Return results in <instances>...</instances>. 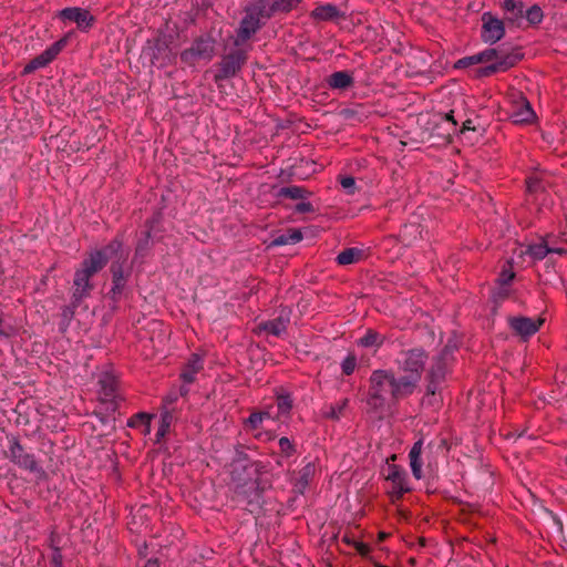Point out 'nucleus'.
I'll use <instances>...</instances> for the list:
<instances>
[{
  "instance_id": "1",
  "label": "nucleus",
  "mask_w": 567,
  "mask_h": 567,
  "mask_svg": "<svg viewBox=\"0 0 567 567\" xmlns=\"http://www.w3.org/2000/svg\"><path fill=\"white\" fill-rule=\"evenodd\" d=\"M412 395L403 381L395 377L391 370H374L370 375V386L368 392V405L378 411L382 410L388 399L399 401Z\"/></svg>"
},
{
  "instance_id": "2",
  "label": "nucleus",
  "mask_w": 567,
  "mask_h": 567,
  "mask_svg": "<svg viewBox=\"0 0 567 567\" xmlns=\"http://www.w3.org/2000/svg\"><path fill=\"white\" fill-rule=\"evenodd\" d=\"M109 262V255L101 249L94 250L82 260L80 267L74 272L72 299L73 303H81V301L90 297L94 285L91 279L99 271H101Z\"/></svg>"
},
{
  "instance_id": "3",
  "label": "nucleus",
  "mask_w": 567,
  "mask_h": 567,
  "mask_svg": "<svg viewBox=\"0 0 567 567\" xmlns=\"http://www.w3.org/2000/svg\"><path fill=\"white\" fill-rule=\"evenodd\" d=\"M101 250L109 255V260L113 259L110 267V271L112 274V289L110 295L114 301H117L122 296L131 276V268L127 267L125 269V264L128 258V250L123 248V241L117 237L111 240Z\"/></svg>"
},
{
  "instance_id": "4",
  "label": "nucleus",
  "mask_w": 567,
  "mask_h": 567,
  "mask_svg": "<svg viewBox=\"0 0 567 567\" xmlns=\"http://www.w3.org/2000/svg\"><path fill=\"white\" fill-rule=\"evenodd\" d=\"M429 360L427 352L421 348L402 350L395 360L398 369L403 373L400 379L413 394L422 379Z\"/></svg>"
},
{
  "instance_id": "5",
  "label": "nucleus",
  "mask_w": 567,
  "mask_h": 567,
  "mask_svg": "<svg viewBox=\"0 0 567 567\" xmlns=\"http://www.w3.org/2000/svg\"><path fill=\"white\" fill-rule=\"evenodd\" d=\"M523 58L519 51L504 52L497 49H487L476 54L478 63L492 62L489 65L481 68L478 74L489 76L497 72H505L516 65Z\"/></svg>"
},
{
  "instance_id": "6",
  "label": "nucleus",
  "mask_w": 567,
  "mask_h": 567,
  "mask_svg": "<svg viewBox=\"0 0 567 567\" xmlns=\"http://www.w3.org/2000/svg\"><path fill=\"white\" fill-rule=\"evenodd\" d=\"M215 54V42L209 37L196 38L190 48L181 53L183 63L193 66L199 61H210Z\"/></svg>"
},
{
  "instance_id": "7",
  "label": "nucleus",
  "mask_w": 567,
  "mask_h": 567,
  "mask_svg": "<svg viewBox=\"0 0 567 567\" xmlns=\"http://www.w3.org/2000/svg\"><path fill=\"white\" fill-rule=\"evenodd\" d=\"M7 456L20 468L40 476L44 475V471L37 462L34 454L27 452L16 437L9 440Z\"/></svg>"
},
{
  "instance_id": "8",
  "label": "nucleus",
  "mask_w": 567,
  "mask_h": 567,
  "mask_svg": "<svg viewBox=\"0 0 567 567\" xmlns=\"http://www.w3.org/2000/svg\"><path fill=\"white\" fill-rule=\"evenodd\" d=\"M261 9V3L259 1L247 8L246 14L243 18L237 31V39L235 41L236 44L244 43L250 39V37L259 30L261 19L270 18L266 17Z\"/></svg>"
},
{
  "instance_id": "9",
  "label": "nucleus",
  "mask_w": 567,
  "mask_h": 567,
  "mask_svg": "<svg viewBox=\"0 0 567 567\" xmlns=\"http://www.w3.org/2000/svg\"><path fill=\"white\" fill-rule=\"evenodd\" d=\"M100 384V400L103 404H106V411L115 412L123 400L118 393V381L111 373H104L99 380Z\"/></svg>"
},
{
  "instance_id": "10",
  "label": "nucleus",
  "mask_w": 567,
  "mask_h": 567,
  "mask_svg": "<svg viewBox=\"0 0 567 567\" xmlns=\"http://www.w3.org/2000/svg\"><path fill=\"white\" fill-rule=\"evenodd\" d=\"M549 254L566 255L567 254V239L561 240L560 246H546L544 238L537 243L532 244L514 251L519 258L528 256L532 261L543 260Z\"/></svg>"
},
{
  "instance_id": "11",
  "label": "nucleus",
  "mask_w": 567,
  "mask_h": 567,
  "mask_svg": "<svg viewBox=\"0 0 567 567\" xmlns=\"http://www.w3.org/2000/svg\"><path fill=\"white\" fill-rule=\"evenodd\" d=\"M509 117L515 124H529L535 118V112L528 100L517 92L511 97Z\"/></svg>"
},
{
  "instance_id": "12",
  "label": "nucleus",
  "mask_w": 567,
  "mask_h": 567,
  "mask_svg": "<svg viewBox=\"0 0 567 567\" xmlns=\"http://www.w3.org/2000/svg\"><path fill=\"white\" fill-rule=\"evenodd\" d=\"M56 17L62 21L74 22L82 32H87L95 23V18L89 10L80 7H69L60 10Z\"/></svg>"
},
{
  "instance_id": "13",
  "label": "nucleus",
  "mask_w": 567,
  "mask_h": 567,
  "mask_svg": "<svg viewBox=\"0 0 567 567\" xmlns=\"http://www.w3.org/2000/svg\"><path fill=\"white\" fill-rule=\"evenodd\" d=\"M385 478L391 483L392 502L401 499L405 493L411 491L406 473L398 465H389Z\"/></svg>"
},
{
  "instance_id": "14",
  "label": "nucleus",
  "mask_w": 567,
  "mask_h": 567,
  "mask_svg": "<svg viewBox=\"0 0 567 567\" xmlns=\"http://www.w3.org/2000/svg\"><path fill=\"white\" fill-rule=\"evenodd\" d=\"M543 323L544 319L542 318L533 319L523 316L508 318L509 328L523 340H528L538 332Z\"/></svg>"
},
{
  "instance_id": "15",
  "label": "nucleus",
  "mask_w": 567,
  "mask_h": 567,
  "mask_svg": "<svg viewBox=\"0 0 567 567\" xmlns=\"http://www.w3.org/2000/svg\"><path fill=\"white\" fill-rule=\"evenodd\" d=\"M247 60L246 52L244 50H236L223 58L220 62V69L216 74V80H224L234 76L245 64Z\"/></svg>"
},
{
  "instance_id": "16",
  "label": "nucleus",
  "mask_w": 567,
  "mask_h": 567,
  "mask_svg": "<svg viewBox=\"0 0 567 567\" xmlns=\"http://www.w3.org/2000/svg\"><path fill=\"white\" fill-rule=\"evenodd\" d=\"M482 20V38L485 42L495 43L504 37L505 29L501 20L493 18L489 13H484Z\"/></svg>"
},
{
  "instance_id": "17",
  "label": "nucleus",
  "mask_w": 567,
  "mask_h": 567,
  "mask_svg": "<svg viewBox=\"0 0 567 567\" xmlns=\"http://www.w3.org/2000/svg\"><path fill=\"white\" fill-rule=\"evenodd\" d=\"M204 369V359L197 353L190 354L187 362L182 368L179 378L185 384H192L196 381V375Z\"/></svg>"
},
{
  "instance_id": "18",
  "label": "nucleus",
  "mask_w": 567,
  "mask_h": 567,
  "mask_svg": "<svg viewBox=\"0 0 567 567\" xmlns=\"http://www.w3.org/2000/svg\"><path fill=\"white\" fill-rule=\"evenodd\" d=\"M446 373V365L442 357L435 359L429 370V384L426 386V393L434 395L439 389V384L444 379Z\"/></svg>"
},
{
  "instance_id": "19",
  "label": "nucleus",
  "mask_w": 567,
  "mask_h": 567,
  "mask_svg": "<svg viewBox=\"0 0 567 567\" xmlns=\"http://www.w3.org/2000/svg\"><path fill=\"white\" fill-rule=\"evenodd\" d=\"M261 11L266 17H272L277 12H289L296 8L301 0H259Z\"/></svg>"
},
{
  "instance_id": "20",
  "label": "nucleus",
  "mask_w": 567,
  "mask_h": 567,
  "mask_svg": "<svg viewBox=\"0 0 567 567\" xmlns=\"http://www.w3.org/2000/svg\"><path fill=\"white\" fill-rule=\"evenodd\" d=\"M316 471V464L313 462H309L297 473L293 487L298 493H305L309 484L312 482Z\"/></svg>"
},
{
  "instance_id": "21",
  "label": "nucleus",
  "mask_w": 567,
  "mask_h": 567,
  "mask_svg": "<svg viewBox=\"0 0 567 567\" xmlns=\"http://www.w3.org/2000/svg\"><path fill=\"white\" fill-rule=\"evenodd\" d=\"M326 83L332 90H346L353 85L354 80L348 71H338L327 76Z\"/></svg>"
},
{
  "instance_id": "22",
  "label": "nucleus",
  "mask_w": 567,
  "mask_h": 567,
  "mask_svg": "<svg viewBox=\"0 0 567 567\" xmlns=\"http://www.w3.org/2000/svg\"><path fill=\"white\" fill-rule=\"evenodd\" d=\"M422 447H423V441L419 440L413 444V446L409 453L411 471H412L413 476L416 480H420L423 476L422 475V460H421Z\"/></svg>"
},
{
  "instance_id": "23",
  "label": "nucleus",
  "mask_w": 567,
  "mask_h": 567,
  "mask_svg": "<svg viewBox=\"0 0 567 567\" xmlns=\"http://www.w3.org/2000/svg\"><path fill=\"white\" fill-rule=\"evenodd\" d=\"M514 278L515 272L513 271L512 261H507L498 277V284L501 285L498 291L499 298L504 299L508 296L509 290L507 286L513 281Z\"/></svg>"
},
{
  "instance_id": "24",
  "label": "nucleus",
  "mask_w": 567,
  "mask_h": 567,
  "mask_svg": "<svg viewBox=\"0 0 567 567\" xmlns=\"http://www.w3.org/2000/svg\"><path fill=\"white\" fill-rule=\"evenodd\" d=\"M385 341V337L373 329H368L365 334L358 340L363 348L379 349Z\"/></svg>"
},
{
  "instance_id": "25",
  "label": "nucleus",
  "mask_w": 567,
  "mask_h": 567,
  "mask_svg": "<svg viewBox=\"0 0 567 567\" xmlns=\"http://www.w3.org/2000/svg\"><path fill=\"white\" fill-rule=\"evenodd\" d=\"M288 323L289 319L278 317L274 320L264 322L260 328L272 336L280 337L284 332H286Z\"/></svg>"
},
{
  "instance_id": "26",
  "label": "nucleus",
  "mask_w": 567,
  "mask_h": 567,
  "mask_svg": "<svg viewBox=\"0 0 567 567\" xmlns=\"http://www.w3.org/2000/svg\"><path fill=\"white\" fill-rule=\"evenodd\" d=\"M311 17L316 20L329 21L339 17V10L333 4H323L317 7L312 12Z\"/></svg>"
},
{
  "instance_id": "27",
  "label": "nucleus",
  "mask_w": 567,
  "mask_h": 567,
  "mask_svg": "<svg viewBox=\"0 0 567 567\" xmlns=\"http://www.w3.org/2000/svg\"><path fill=\"white\" fill-rule=\"evenodd\" d=\"M502 8L508 14L507 19L511 21H516L524 16V4L520 1L504 0Z\"/></svg>"
},
{
  "instance_id": "28",
  "label": "nucleus",
  "mask_w": 567,
  "mask_h": 567,
  "mask_svg": "<svg viewBox=\"0 0 567 567\" xmlns=\"http://www.w3.org/2000/svg\"><path fill=\"white\" fill-rule=\"evenodd\" d=\"M310 195L311 193L301 186L281 187L277 193L278 197H285L290 199H305Z\"/></svg>"
},
{
  "instance_id": "29",
  "label": "nucleus",
  "mask_w": 567,
  "mask_h": 567,
  "mask_svg": "<svg viewBox=\"0 0 567 567\" xmlns=\"http://www.w3.org/2000/svg\"><path fill=\"white\" fill-rule=\"evenodd\" d=\"M53 61L52 59V54L43 51L40 55L35 56L34 59H32L23 69V73L24 74H30L32 72H34L35 70L40 69V68H44L47 66L49 63H51Z\"/></svg>"
},
{
  "instance_id": "30",
  "label": "nucleus",
  "mask_w": 567,
  "mask_h": 567,
  "mask_svg": "<svg viewBox=\"0 0 567 567\" xmlns=\"http://www.w3.org/2000/svg\"><path fill=\"white\" fill-rule=\"evenodd\" d=\"M292 409V399L289 394H279L277 396V405H276V413L281 416H287L290 414V411Z\"/></svg>"
},
{
  "instance_id": "31",
  "label": "nucleus",
  "mask_w": 567,
  "mask_h": 567,
  "mask_svg": "<svg viewBox=\"0 0 567 567\" xmlns=\"http://www.w3.org/2000/svg\"><path fill=\"white\" fill-rule=\"evenodd\" d=\"M151 420H152V416L150 414L141 412V413L133 415L128 420L127 425L130 427L145 426L144 432L150 433Z\"/></svg>"
},
{
  "instance_id": "32",
  "label": "nucleus",
  "mask_w": 567,
  "mask_h": 567,
  "mask_svg": "<svg viewBox=\"0 0 567 567\" xmlns=\"http://www.w3.org/2000/svg\"><path fill=\"white\" fill-rule=\"evenodd\" d=\"M360 255H361V251L359 249L348 248V249H344L343 251H341L337 256V261L339 265H342V266L350 265V264L358 261L360 258Z\"/></svg>"
},
{
  "instance_id": "33",
  "label": "nucleus",
  "mask_w": 567,
  "mask_h": 567,
  "mask_svg": "<svg viewBox=\"0 0 567 567\" xmlns=\"http://www.w3.org/2000/svg\"><path fill=\"white\" fill-rule=\"evenodd\" d=\"M348 403H349V400L343 399L340 402H337L336 404H331L328 408V411L324 412L326 417L331 419V420H339L343 415V412H344L346 408L348 406Z\"/></svg>"
},
{
  "instance_id": "34",
  "label": "nucleus",
  "mask_w": 567,
  "mask_h": 567,
  "mask_svg": "<svg viewBox=\"0 0 567 567\" xmlns=\"http://www.w3.org/2000/svg\"><path fill=\"white\" fill-rule=\"evenodd\" d=\"M151 233L147 230L135 248V258H144L150 249Z\"/></svg>"
},
{
  "instance_id": "35",
  "label": "nucleus",
  "mask_w": 567,
  "mask_h": 567,
  "mask_svg": "<svg viewBox=\"0 0 567 567\" xmlns=\"http://www.w3.org/2000/svg\"><path fill=\"white\" fill-rule=\"evenodd\" d=\"M278 443L282 456L290 457L296 453V446L288 437L282 436Z\"/></svg>"
},
{
  "instance_id": "36",
  "label": "nucleus",
  "mask_w": 567,
  "mask_h": 567,
  "mask_svg": "<svg viewBox=\"0 0 567 567\" xmlns=\"http://www.w3.org/2000/svg\"><path fill=\"white\" fill-rule=\"evenodd\" d=\"M172 421V415L169 412H164L161 416V425L156 432V439L159 441L162 437L166 435L168 432L169 425Z\"/></svg>"
},
{
  "instance_id": "37",
  "label": "nucleus",
  "mask_w": 567,
  "mask_h": 567,
  "mask_svg": "<svg viewBox=\"0 0 567 567\" xmlns=\"http://www.w3.org/2000/svg\"><path fill=\"white\" fill-rule=\"evenodd\" d=\"M262 416L258 411H254L249 417L244 422V425L247 430H258L262 424Z\"/></svg>"
},
{
  "instance_id": "38",
  "label": "nucleus",
  "mask_w": 567,
  "mask_h": 567,
  "mask_svg": "<svg viewBox=\"0 0 567 567\" xmlns=\"http://www.w3.org/2000/svg\"><path fill=\"white\" fill-rule=\"evenodd\" d=\"M543 11L540 9V7L538 6H532L527 11H526V19L528 20V22L530 24H538L542 22L543 20Z\"/></svg>"
},
{
  "instance_id": "39",
  "label": "nucleus",
  "mask_w": 567,
  "mask_h": 567,
  "mask_svg": "<svg viewBox=\"0 0 567 567\" xmlns=\"http://www.w3.org/2000/svg\"><path fill=\"white\" fill-rule=\"evenodd\" d=\"M357 367V358L354 354H349L347 358L342 361L341 368L342 372L346 375H351Z\"/></svg>"
},
{
  "instance_id": "40",
  "label": "nucleus",
  "mask_w": 567,
  "mask_h": 567,
  "mask_svg": "<svg viewBox=\"0 0 567 567\" xmlns=\"http://www.w3.org/2000/svg\"><path fill=\"white\" fill-rule=\"evenodd\" d=\"M261 416H262V421L265 420H280L279 415L276 413L275 411V406L274 405H267L265 406L264 410H260L258 411Z\"/></svg>"
},
{
  "instance_id": "41",
  "label": "nucleus",
  "mask_w": 567,
  "mask_h": 567,
  "mask_svg": "<svg viewBox=\"0 0 567 567\" xmlns=\"http://www.w3.org/2000/svg\"><path fill=\"white\" fill-rule=\"evenodd\" d=\"M478 61H476V54L474 55H470V56H465V58H462L460 60H457L455 62V68L456 69H464V68H467L470 65H474V64H477Z\"/></svg>"
},
{
  "instance_id": "42",
  "label": "nucleus",
  "mask_w": 567,
  "mask_h": 567,
  "mask_svg": "<svg viewBox=\"0 0 567 567\" xmlns=\"http://www.w3.org/2000/svg\"><path fill=\"white\" fill-rule=\"evenodd\" d=\"M341 186L343 189H346L349 194L354 193V186H355V179L351 176L342 177L340 181Z\"/></svg>"
},
{
  "instance_id": "43",
  "label": "nucleus",
  "mask_w": 567,
  "mask_h": 567,
  "mask_svg": "<svg viewBox=\"0 0 567 567\" xmlns=\"http://www.w3.org/2000/svg\"><path fill=\"white\" fill-rule=\"evenodd\" d=\"M65 43H66V40L61 39V40L56 41L55 43H53L50 48H48L47 52L51 53L52 59L54 60L56 58V55L60 53V51L62 50V48L65 45Z\"/></svg>"
},
{
  "instance_id": "44",
  "label": "nucleus",
  "mask_w": 567,
  "mask_h": 567,
  "mask_svg": "<svg viewBox=\"0 0 567 567\" xmlns=\"http://www.w3.org/2000/svg\"><path fill=\"white\" fill-rule=\"evenodd\" d=\"M79 305L80 303H73V301H72L70 306L63 307L62 308V313H61L63 319L66 320V321H70L73 318L75 308Z\"/></svg>"
},
{
  "instance_id": "45",
  "label": "nucleus",
  "mask_w": 567,
  "mask_h": 567,
  "mask_svg": "<svg viewBox=\"0 0 567 567\" xmlns=\"http://www.w3.org/2000/svg\"><path fill=\"white\" fill-rule=\"evenodd\" d=\"M563 239H567L565 237V234H563L561 236L557 237L555 235H547L544 240H545V244L546 246H560L561 245V240Z\"/></svg>"
},
{
  "instance_id": "46",
  "label": "nucleus",
  "mask_w": 567,
  "mask_h": 567,
  "mask_svg": "<svg viewBox=\"0 0 567 567\" xmlns=\"http://www.w3.org/2000/svg\"><path fill=\"white\" fill-rule=\"evenodd\" d=\"M289 244L299 243L302 239V234L298 229H290L286 233Z\"/></svg>"
},
{
  "instance_id": "47",
  "label": "nucleus",
  "mask_w": 567,
  "mask_h": 567,
  "mask_svg": "<svg viewBox=\"0 0 567 567\" xmlns=\"http://www.w3.org/2000/svg\"><path fill=\"white\" fill-rule=\"evenodd\" d=\"M354 549L361 555L367 556L370 553V546L362 542H357L354 545Z\"/></svg>"
},
{
  "instance_id": "48",
  "label": "nucleus",
  "mask_w": 567,
  "mask_h": 567,
  "mask_svg": "<svg viewBox=\"0 0 567 567\" xmlns=\"http://www.w3.org/2000/svg\"><path fill=\"white\" fill-rule=\"evenodd\" d=\"M296 210L298 213H310L313 210V206L309 202H301V203L297 204Z\"/></svg>"
},
{
  "instance_id": "49",
  "label": "nucleus",
  "mask_w": 567,
  "mask_h": 567,
  "mask_svg": "<svg viewBox=\"0 0 567 567\" xmlns=\"http://www.w3.org/2000/svg\"><path fill=\"white\" fill-rule=\"evenodd\" d=\"M342 542L346 543L347 545H350V546H353L355 545V543L358 540H355L354 536L351 535V534H348L346 533L343 536H342Z\"/></svg>"
},
{
  "instance_id": "50",
  "label": "nucleus",
  "mask_w": 567,
  "mask_h": 567,
  "mask_svg": "<svg viewBox=\"0 0 567 567\" xmlns=\"http://www.w3.org/2000/svg\"><path fill=\"white\" fill-rule=\"evenodd\" d=\"M474 130H475V127L472 125V121H471V120H467V121H465V122L463 123V125H462V127H461L460 132H461V133H464V132H466V131H474Z\"/></svg>"
},
{
  "instance_id": "51",
  "label": "nucleus",
  "mask_w": 567,
  "mask_h": 567,
  "mask_svg": "<svg viewBox=\"0 0 567 567\" xmlns=\"http://www.w3.org/2000/svg\"><path fill=\"white\" fill-rule=\"evenodd\" d=\"M274 244H276V245H288L289 244V239L287 238L286 234H282L278 238L275 239Z\"/></svg>"
},
{
  "instance_id": "52",
  "label": "nucleus",
  "mask_w": 567,
  "mask_h": 567,
  "mask_svg": "<svg viewBox=\"0 0 567 567\" xmlns=\"http://www.w3.org/2000/svg\"><path fill=\"white\" fill-rule=\"evenodd\" d=\"M165 403L167 404H172L174 403L175 401H177V394L175 393H172V394H168L166 398H165Z\"/></svg>"
},
{
  "instance_id": "53",
  "label": "nucleus",
  "mask_w": 567,
  "mask_h": 567,
  "mask_svg": "<svg viewBox=\"0 0 567 567\" xmlns=\"http://www.w3.org/2000/svg\"><path fill=\"white\" fill-rule=\"evenodd\" d=\"M445 120L451 122L454 126L457 125V122L454 120V116H453V111L445 114Z\"/></svg>"
},
{
  "instance_id": "54",
  "label": "nucleus",
  "mask_w": 567,
  "mask_h": 567,
  "mask_svg": "<svg viewBox=\"0 0 567 567\" xmlns=\"http://www.w3.org/2000/svg\"><path fill=\"white\" fill-rule=\"evenodd\" d=\"M187 385H188V384H185V383H184V384L181 386V389H179V395H181V396H186V395L188 394L189 389H188V386H187Z\"/></svg>"
},
{
  "instance_id": "55",
  "label": "nucleus",
  "mask_w": 567,
  "mask_h": 567,
  "mask_svg": "<svg viewBox=\"0 0 567 567\" xmlns=\"http://www.w3.org/2000/svg\"><path fill=\"white\" fill-rule=\"evenodd\" d=\"M537 185H538V182H537V181H534V179H532V178L527 182V186H528V189H529V190H535V189H536V187H537Z\"/></svg>"
},
{
  "instance_id": "56",
  "label": "nucleus",
  "mask_w": 567,
  "mask_h": 567,
  "mask_svg": "<svg viewBox=\"0 0 567 567\" xmlns=\"http://www.w3.org/2000/svg\"><path fill=\"white\" fill-rule=\"evenodd\" d=\"M144 567H159L158 564H157V560H153V559H148Z\"/></svg>"
},
{
  "instance_id": "57",
  "label": "nucleus",
  "mask_w": 567,
  "mask_h": 567,
  "mask_svg": "<svg viewBox=\"0 0 567 567\" xmlns=\"http://www.w3.org/2000/svg\"><path fill=\"white\" fill-rule=\"evenodd\" d=\"M53 561H54L55 567H63L62 563L60 560V556L59 557L54 556Z\"/></svg>"
},
{
  "instance_id": "58",
  "label": "nucleus",
  "mask_w": 567,
  "mask_h": 567,
  "mask_svg": "<svg viewBox=\"0 0 567 567\" xmlns=\"http://www.w3.org/2000/svg\"><path fill=\"white\" fill-rule=\"evenodd\" d=\"M565 2H567V0H564Z\"/></svg>"
}]
</instances>
